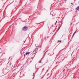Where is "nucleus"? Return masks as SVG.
I'll return each mask as SVG.
<instances>
[{
	"label": "nucleus",
	"instance_id": "f257e3e1",
	"mask_svg": "<svg viewBox=\"0 0 79 79\" xmlns=\"http://www.w3.org/2000/svg\"><path fill=\"white\" fill-rule=\"evenodd\" d=\"M27 29V27H24L22 29L23 31H26Z\"/></svg>",
	"mask_w": 79,
	"mask_h": 79
},
{
	"label": "nucleus",
	"instance_id": "f03ea898",
	"mask_svg": "<svg viewBox=\"0 0 79 79\" xmlns=\"http://www.w3.org/2000/svg\"><path fill=\"white\" fill-rule=\"evenodd\" d=\"M30 54V52H26V54H24V56L29 55Z\"/></svg>",
	"mask_w": 79,
	"mask_h": 79
},
{
	"label": "nucleus",
	"instance_id": "7ed1b4c3",
	"mask_svg": "<svg viewBox=\"0 0 79 79\" xmlns=\"http://www.w3.org/2000/svg\"><path fill=\"white\" fill-rule=\"evenodd\" d=\"M76 32H77V31H76L74 33H73V36H74V35L76 33Z\"/></svg>",
	"mask_w": 79,
	"mask_h": 79
},
{
	"label": "nucleus",
	"instance_id": "20e7f679",
	"mask_svg": "<svg viewBox=\"0 0 79 79\" xmlns=\"http://www.w3.org/2000/svg\"><path fill=\"white\" fill-rule=\"evenodd\" d=\"M79 6H78L76 8V10H78V9H79Z\"/></svg>",
	"mask_w": 79,
	"mask_h": 79
},
{
	"label": "nucleus",
	"instance_id": "39448f33",
	"mask_svg": "<svg viewBox=\"0 0 79 79\" xmlns=\"http://www.w3.org/2000/svg\"><path fill=\"white\" fill-rule=\"evenodd\" d=\"M61 27H59V28H58V31H59V30H60V28Z\"/></svg>",
	"mask_w": 79,
	"mask_h": 79
},
{
	"label": "nucleus",
	"instance_id": "423d86ee",
	"mask_svg": "<svg viewBox=\"0 0 79 79\" xmlns=\"http://www.w3.org/2000/svg\"><path fill=\"white\" fill-rule=\"evenodd\" d=\"M56 23H57V21H56V23H55V25L56 24Z\"/></svg>",
	"mask_w": 79,
	"mask_h": 79
},
{
	"label": "nucleus",
	"instance_id": "0eeeda50",
	"mask_svg": "<svg viewBox=\"0 0 79 79\" xmlns=\"http://www.w3.org/2000/svg\"><path fill=\"white\" fill-rule=\"evenodd\" d=\"M39 63H42V62H41V61H40Z\"/></svg>",
	"mask_w": 79,
	"mask_h": 79
},
{
	"label": "nucleus",
	"instance_id": "6e6552de",
	"mask_svg": "<svg viewBox=\"0 0 79 79\" xmlns=\"http://www.w3.org/2000/svg\"><path fill=\"white\" fill-rule=\"evenodd\" d=\"M73 3H71L72 5H73Z\"/></svg>",
	"mask_w": 79,
	"mask_h": 79
},
{
	"label": "nucleus",
	"instance_id": "1a4fd4ad",
	"mask_svg": "<svg viewBox=\"0 0 79 79\" xmlns=\"http://www.w3.org/2000/svg\"><path fill=\"white\" fill-rule=\"evenodd\" d=\"M60 42H61V41H60Z\"/></svg>",
	"mask_w": 79,
	"mask_h": 79
}]
</instances>
